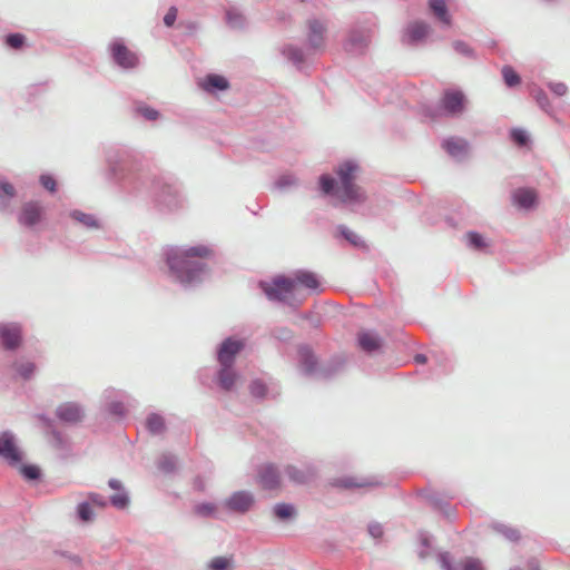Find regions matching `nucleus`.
<instances>
[{
  "instance_id": "nucleus-1",
  "label": "nucleus",
  "mask_w": 570,
  "mask_h": 570,
  "mask_svg": "<svg viewBox=\"0 0 570 570\" xmlns=\"http://www.w3.org/2000/svg\"><path fill=\"white\" fill-rule=\"evenodd\" d=\"M106 176L124 193L151 199L160 212L171 213L184 206L181 184L170 175L146 169L139 155L127 146L105 148Z\"/></svg>"
},
{
  "instance_id": "nucleus-2",
  "label": "nucleus",
  "mask_w": 570,
  "mask_h": 570,
  "mask_svg": "<svg viewBox=\"0 0 570 570\" xmlns=\"http://www.w3.org/2000/svg\"><path fill=\"white\" fill-rule=\"evenodd\" d=\"M212 257L214 248L205 244L168 245L163 249L169 278L184 289H193L204 282L208 265L203 259Z\"/></svg>"
},
{
  "instance_id": "nucleus-3",
  "label": "nucleus",
  "mask_w": 570,
  "mask_h": 570,
  "mask_svg": "<svg viewBox=\"0 0 570 570\" xmlns=\"http://www.w3.org/2000/svg\"><path fill=\"white\" fill-rule=\"evenodd\" d=\"M297 286L311 292H320L321 278L312 271L296 269L289 276L276 275L271 282L259 281L258 283V287L269 301L285 303L294 308L303 302L295 296Z\"/></svg>"
},
{
  "instance_id": "nucleus-4",
  "label": "nucleus",
  "mask_w": 570,
  "mask_h": 570,
  "mask_svg": "<svg viewBox=\"0 0 570 570\" xmlns=\"http://www.w3.org/2000/svg\"><path fill=\"white\" fill-rule=\"evenodd\" d=\"M358 164L353 159H346L337 165L335 174L338 177L341 187L335 177L330 174H322L318 177V189L323 196H337L342 204H361L366 200L364 190L355 184Z\"/></svg>"
},
{
  "instance_id": "nucleus-5",
  "label": "nucleus",
  "mask_w": 570,
  "mask_h": 570,
  "mask_svg": "<svg viewBox=\"0 0 570 570\" xmlns=\"http://www.w3.org/2000/svg\"><path fill=\"white\" fill-rule=\"evenodd\" d=\"M246 343L243 338L228 336L224 338L216 347V360L219 368L215 375V382L224 392H230L238 380V373L235 370L236 357L243 352Z\"/></svg>"
},
{
  "instance_id": "nucleus-6",
  "label": "nucleus",
  "mask_w": 570,
  "mask_h": 570,
  "mask_svg": "<svg viewBox=\"0 0 570 570\" xmlns=\"http://www.w3.org/2000/svg\"><path fill=\"white\" fill-rule=\"evenodd\" d=\"M376 29L377 21L375 17L358 20L351 24L342 41L344 52L354 58L366 56Z\"/></svg>"
},
{
  "instance_id": "nucleus-7",
  "label": "nucleus",
  "mask_w": 570,
  "mask_h": 570,
  "mask_svg": "<svg viewBox=\"0 0 570 570\" xmlns=\"http://www.w3.org/2000/svg\"><path fill=\"white\" fill-rule=\"evenodd\" d=\"M107 51L114 66L121 70H134L139 66L138 55L127 47L122 38H114Z\"/></svg>"
},
{
  "instance_id": "nucleus-8",
  "label": "nucleus",
  "mask_w": 570,
  "mask_h": 570,
  "mask_svg": "<svg viewBox=\"0 0 570 570\" xmlns=\"http://www.w3.org/2000/svg\"><path fill=\"white\" fill-rule=\"evenodd\" d=\"M0 458L9 465L16 466L24 459L16 434L10 430L0 432Z\"/></svg>"
},
{
  "instance_id": "nucleus-9",
  "label": "nucleus",
  "mask_w": 570,
  "mask_h": 570,
  "mask_svg": "<svg viewBox=\"0 0 570 570\" xmlns=\"http://www.w3.org/2000/svg\"><path fill=\"white\" fill-rule=\"evenodd\" d=\"M255 504V495L248 490L233 492L223 502V509L230 514L245 515Z\"/></svg>"
},
{
  "instance_id": "nucleus-10",
  "label": "nucleus",
  "mask_w": 570,
  "mask_h": 570,
  "mask_svg": "<svg viewBox=\"0 0 570 570\" xmlns=\"http://www.w3.org/2000/svg\"><path fill=\"white\" fill-rule=\"evenodd\" d=\"M320 365L321 363L311 345L299 344L297 346V366L303 376L317 379Z\"/></svg>"
},
{
  "instance_id": "nucleus-11",
  "label": "nucleus",
  "mask_w": 570,
  "mask_h": 570,
  "mask_svg": "<svg viewBox=\"0 0 570 570\" xmlns=\"http://www.w3.org/2000/svg\"><path fill=\"white\" fill-rule=\"evenodd\" d=\"M56 417L66 425H77L86 417L85 406L75 401L60 403L55 411Z\"/></svg>"
},
{
  "instance_id": "nucleus-12",
  "label": "nucleus",
  "mask_w": 570,
  "mask_h": 570,
  "mask_svg": "<svg viewBox=\"0 0 570 570\" xmlns=\"http://www.w3.org/2000/svg\"><path fill=\"white\" fill-rule=\"evenodd\" d=\"M466 97L460 89H445L441 99V107L445 115L458 116L465 109Z\"/></svg>"
},
{
  "instance_id": "nucleus-13",
  "label": "nucleus",
  "mask_w": 570,
  "mask_h": 570,
  "mask_svg": "<svg viewBox=\"0 0 570 570\" xmlns=\"http://www.w3.org/2000/svg\"><path fill=\"white\" fill-rule=\"evenodd\" d=\"M22 343V327L18 323L0 324V345L6 351H16Z\"/></svg>"
},
{
  "instance_id": "nucleus-14",
  "label": "nucleus",
  "mask_w": 570,
  "mask_h": 570,
  "mask_svg": "<svg viewBox=\"0 0 570 570\" xmlns=\"http://www.w3.org/2000/svg\"><path fill=\"white\" fill-rule=\"evenodd\" d=\"M328 484L334 489L353 490L362 488H373L380 484V481L374 476H351L344 475L331 479Z\"/></svg>"
},
{
  "instance_id": "nucleus-15",
  "label": "nucleus",
  "mask_w": 570,
  "mask_h": 570,
  "mask_svg": "<svg viewBox=\"0 0 570 570\" xmlns=\"http://www.w3.org/2000/svg\"><path fill=\"white\" fill-rule=\"evenodd\" d=\"M45 216L43 207L39 202L29 200L21 206L18 214V223L27 228H32L39 224Z\"/></svg>"
},
{
  "instance_id": "nucleus-16",
  "label": "nucleus",
  "mask_w": 570,
  "mask_h": 570,
  "mask_svg": "<svg viewBox=\"0 0 570 570\" xmlns=\"http://www.w3.org/2000/svg\"><path fill=\"white\" fill-rule=\"evenodd\" d=\"M325 31V26L321 20L312 18L307 21L306 46L309 51L318 52L324 49Z\"/></svg>"
},
{
  "instance_id": "nucleus-17",
  "label": "nucleus",
  "mask_w": 570,
  "mask_h": 570,
  "mask_svg": "<svg viewBox=\"0 0 570 570\" xmlns=\"http://www.w3.org/2000/svg\"><path fill=\"white\" fill-rule=\"evenodd\" d=\"M284 472L288 480L297 485L308 484L317 474L316 468L311 463L302 466L288 464Z\"/></svg>"
},
{
  "instance_id": "nucleus-18",
  "label": "nucleus",
  "mask_w": 570,
  "mask_h": 570,
  "mask_svg": "<svg viewBox=\"0 0 570 570\" xmlns=\"http://www.w3.org/2000/svg\"><path fill=\"white\" fill-rule=\"evenodd\" d=\"M511 198L513 205L523 210H532L539 204L537 190L530 187H518L512 191Z\"/></svg>"
},
{
  "instance_id": "nucleus-19",
  "label": "nucleus",
  "mask_w": 570,
  "mask_h": 570,
  "mask_svg": "<svg viewBox=\"0 0 570 570\" xmlns=\"http://www.w3.org/2000/svg\"><path fill=\"white\" fill-rule=\"evenodd\" d=\"M258 482L266 491H273L281 485V474L278 468L273 463L262 465L257 471Z\"/></svg>"
},
{
  "instance_id": "nucleus-20",
  "label": "nucleus",
  "mask_w": 570,
  "mask_h": 570,
  "mask_svg": "<svg viewBox=\"0 0 570 570\" xmlns=\"http://www.w3.org/2000/svg\"><path fill=\"white\" fill-rule=\"evenodd\" d=\"M439 561L443 570H485L482 562L473 557H466L459 563H453L449 552H441Z\"/></svg>"
},
{
  "instance_id": "nucleus-21",
  "label": "nucleus",
  "mask_w": 570,
  "mask_h": 570,
  "mask_svg": "<svg viewBox=\"0 0 570 570\" xmlns=\"http://www.w3.org/2000/svg\"><path fill=\"white\" fill-rule=\"evenodd\" d=\"M430 33V26L424 21H415L410 23L402 37V41L409 46H416L423 41Z\"/></svg>"
},
{
  "instance_id": "nucleus-22",
  "label": "nucleus",
  "mask_w": 570,
  "mask_h": 570,
  "mask_svg": "<svg viewBox=\"0 0 570 570\" xmlns=\"http://www.w3.org/2000/svg\"><path fill=\"white\" fill-rule=\"evenodd\" d=\"M108 487L117 492L109 497V503L117 510L127 509L130 504V495L122 482L111 478L108 480Z\"/></svg>"
},
{
  "instance_id": "nucleus-23",
  "label": "nucleus",
  "mask_w": 570,
  "mask_h": 570,
  "mask_svg": "<svg viewBox=\"0 0 570 570\" xmlns=\"http://www.w3.org/2000/svg\"><path fill=\"white\" fill-rule=\"evenodd\" d=\"M442 148L456 160H462L469 151V141L460 137H448L442 140Z\"/></svg>"
},
{
  "instance_id": "nucleus-24",
  "label": "nucleus",
  "mask_w": 570,
  "mask_h": 570,
  "mask_svg": "<svg viewBox=\"0 0 570 570\" xmlns=\"http://www.w3.org/2000/svg\"><path fill=\"white\" fill-rule=\"evenodd\" d=\"M345 366V358L341 355H334L328 361L321 363L317 374L318 380L328 381L340 374Z\"/></svg>"
},
{
  "instance_id": "nucleus-25",
  "label": "nucleus",
  "mask_w": 570,
  "mask_h": 570,
  "mask_svg": "<svg viewBox=\"0 0 570 570\" xmlns=\"http://www.w3.org/2000/svg\"><path fill=\"white\" fill-rule=\"evenodd\" d=\"M357 344L363 352L373 354L382 348L383 341L375 332L362 331L357 335Z\"/></svg>"
},
{
  "instance_id": "nucleus-26",
  "label": "nucleus",
  "mask_w": 570,
  "mask_h": 570,
  "mask_svg": "<svg viewBox=\"0 0 570 570\" xmlns=\"http://www.w3.org/2000/svg\"><path fill=\"white\" fill-rule=\"evenodd\" d=\"M200 87L209 94L225 91L229 88V81L226 77L217 73H208L200 82Z\"/></svg>"
},
{
  "instance_id": "nucleus-27",
  "label": "nucleus",
  "mask_w": 570,
  "mask_h": 570,
  "mask_svg": "<svg viewBox=\"0 0 570 570\" xmlns=\"http://www.w3.org/2000/svg\"><path fill=\"white\" fill-rule=\"evenodd\" d=\"M68 215L75 223L86 229H100L102 227L101 222L94 214H88L80 209H72Z\"/></svg>"
},
{
  "instance_id": "nucleus-28",
  "label": "nucleus",
  "mask_w": 570,
  "mask_h": 570,
  "mask_svg": "<svg viewBox=\"0 0 570 570\" xmlns=\"http://www.w3.org/2000/svg\"><path fill=\"white\" fill-rule=\"evenodd\" d=\"M14 468L18 469L22 479L27 482H39L43 476L42 470L39 465L33 463H24L23 460Z\"/></svg>"
},
{
  "instance_id": "nucleus-29",
  "label": "nucleus",
  "mask_w": 570,
  "mask_h": 570,
  "mask_svg": "<svg viewBox=\"0 0 570 570\" xmlns=\"http://www.w3.org/2000/svg\"><path fill=\"white\" fill-rule=\"evenodd\" d=\"M16 187L7 179H0V212H8L11 200L16 198Z\"/></svg>"
},
{
  "instance_id": "nucleus-30",
  "label": "nucleus",
  "mask_w": 570,
  "mask_h": 570,
  "mask_svg": "<svg viewBox=\"0 0 570 570\" xmlns=\"http://www.w3.org/2000/svg\"><path fill=\"white\" fill-rule=\"evenodd\" d=\"M145 428L150 435H160L167 430L166 421L159 413H149L145 421Z\"/></svg>"
},
{
  "instance_id": "nucleus-31",
  "label": "nucleus",
  "mask_w": 570,
  "mask_h": 570,
  "mask_svg": "<svg viewBox=\"0 0 570 570\" xmlns=\"http://www.w3.org/2000/svg\"><path fill=\"white\" fill-rule=\"evenodd\" d=\"M132 112L147 121H156L160 118L159 110L141 100H135L132 102Z\"/></svg>"
},
{
  "instance_id": "nucleus-32",
  "label": "nucleus",
  "mask_w": 570,
  "mask_h": 570,
  "mask_svg": "<svg viewBox=\"0 0 570 570\" xmlns=\"http://www.w3.org/2000/svg\"><path fill=\"white\" fill-rule=\"evenodd\" d=\"M429 9L442 23L451 24L452 18L445 0H429Z\"/></svg>"
},
{
  "instance_id": "nucleus-33",
  "label": "nucleus",
  "mask_w": 570,
  "mask_h": 570,
  "mask_svg": "<svg viewBox=\"0 0 570 570\" xmlns=\"http://www.w3.org/2000/svg\"><path fill=\"white\" fill-rule=\"evenodd\" d=\"M282 55L291 61L298 70L303 69L305 56L303 50L294 45H285L282 49Z\"/></svg>"
},
{
  "instance_id": "nucleus-34",
  "label": "nucleus",
  "mask_w": 570,
  "mask_h": 570,
  "mask_svg": "<svg viewBox=\"0 0 570 570\" xmlns=\"http://www.w3.org/2000/svg\"><path fill=\"white\" fill-rule=\"evenodd\" d=\"M274 518L278 521H289L297 514L296 508L293 503L279 502L274 504L272 509Z\"/></svg>"
},
{
  "instance_id": "nucleus-35",
  "label": "nucleus",
  "mask_w": 570,
  "mask_h": 570,
  "mask_svg": "<svg viewBox=\"0 0 570 570\" xmlns=\"http://www.w3.org/2000/svg\"><path fill=\"white\" fill-rule=\"evenodd\" d=\"M3 45L14 51L22 50L27 47V37L21 32H9L3 36Z\"/></svg>"
},
{
  "instance_id": "nucleus-36",
  "label": "nucleus",
  "mask_w": 570,
  "mask_h": 570,
  "mask_svg": "<svg viewBox=\"0 0 570 570\" xmlns=\"http://www.w3.org/2000/svg\"><path fill=\"white\" fill-rule=\"evenodd\" d=\"M177 456L173 453H163L157 460V468L164 474H173L177 471Z\"/></svg>"
},
{
  "instance_id": "nucleus-37",
  "label": "nucleus",
  "mask_w": 570,
  "mask_h": 570,
  "mask_svg": "<svg viewBox=\"0 0 570 570\" xmlns=\"http://www.w3.org/2000/svg\"><path fill=\"white\" fill-rule=\"evenodd\" d=\"M193 512L203 519H218L217 505L214 502H200L193 507Z\"/></svg>"
},
{
  "instance_id": "nucleus-38",
  "label": "nucleus",
  "mask_w": 570,
  "mask_h": 570,
  "mask_svg": "<svg viewBox=\"0 0 570 570\" xmlns=\"http://www.w3.org/2000/svg\"><path fill=\"white\" fill-rule=\"evenodd\" d=\"M248 391L253 399L264 401L268 395V386L262 379H254L248 384Z\"/></svg>"
},
{
  "instance_id": "nucleus-39",
  "label": "nucleus",
  "mask_w": 570,
  "mask_h": 570,
  "mask_svg": "<svg viewBox=\"0 0 570 570\" xmlns=\"http://www.w3.org/2000/svg\"><path fill=\"white\" fill-rule=\"evenodd\" d=\"M12 368L16 374L23 381H30L37 371V366L33 362H14L12 364Z\"/></svg>"
},
{
  "instance_id": "nucleus-40",
  "label": "nucleus",
  "mask_w": 570,
  "mask_h": 570,
  "mask_svg": "<svg viewBox=\"0 0 570 570\" xmlns=\"http://www.w3.org/2000/svg\"><path fill=\"white\" fill-rule=\"evenodd\" d=\"M531 96L533 97V99L535 100L537 105L541 110H543L548 115L552 114V105L547 92L542 88L534 86L531 89Z\"/></svg>"
},
{
  "instance_id": "nucleus-41",
  "label": "nucleus",
  "mask_w": 570,
  "mask_h": 570,
  "mask_svg": "<svg viewBox=\"0 0 570 570\" xmlns=\"http://www.w3.org/2000/svg\"><path fill=\"white\" fill-rule=\"evenodd\" d=\"M96 514L89 501H81L76 507V518L81 523H90Z\"/></svg>"
},
{
  "instance_id": "nucleus-42",
  "label": "nucleus",
  "mask_w": 570,
  "mask_h": 570,
  "mask_svg": "<svg viewBox=\"0 0 570 570\" xmlns=\"http://www.w3.org/2000/svg\"><path fill=\"white\" fill-rule=\"evenodd\" d=\"M51 436V444L55 449L60 451H70L71 442L68 436H66L61 431L57 428H52L49 432Z\"/></svg>"
},
{
  "instance_id": "nucleus-43",
  "label": "nucleus",
  "mask_w": 570,
  "mask_h": 570,
  "mask_svg": "<svg viewBox=\"0 0 570 570\" xmlns=\"http://www.w3.org/2000/svg\"><path fill=\"white\" fill-rule=\"evenodd\" d=\"M501 75L504 85L510 89L518 87L522 81L521 76L510 65H504L502 67Z\"/></svg>"
},
{
  "instance_id": "nucleus-44",
  "label": "nucleus",
  "mask_w": 570,
  "mask_h": 570,
  "mask_svg": "<svg viewBox=\"0 0 570 570\" xmlns=\"http://www.w3.org/2000/svg\"><path fill=\"white\" fill-rule=\"evenodd\" d=\"M225 19L226 23L232 29H244L246 26L245 17L235 8H229L226 10Z\"/></svg>"
},
{
  "instance_id": "nucleus-45",
  "label": "nucleus",
  "mask_w": 570,
  "mask_h": 570,
  "mask_svg": "<svg viewBox=\"0 0 570 570\" xmlns=\"http://www.w3.org/2000/svg\"><path fill=\"white\" fill-rule=\"evenodd\" d=\"M492 529L511 542H517L521 538L518 529L512 528L504 523L494 522V523H492Z\"/></svg>"
},
{
  "instance_id": "nucleus-46",
  "label": "nucleus",
  "mask_w": 570,
  "mask_h": 570,
  "mask_svg": "<svg viewBox=\"0 0 570 570\" xmlns=\"http://www.w3.org/2000/svg\"><path fill=\"white\" fill-rule=\"evenodd\" d=\"M337 232L341 237H343L345 240H347L354 247L363 248L366 246L365 242L357 234H355L353 230H351L345 225H338Z\"/></svg>"
},
{
  "instance_id": "nucleus-47",
  "label": "nucleus",
  "mask_w": 570,
  "mask_h": 570,
  "mask_svg": "<svg viewBox=\"0 0 570 570\" xmlns=\"http://www.w3.org/2000/svg\"><path fill=\"white\" fill-rule=\"evenodd\" d=\"M466 244L470 248L474 250H483L488 247V243L483 235L476 230H470L465 235Z\"/></svg>"
},
{
  "instance_id": "nucleus-48",
  "label": "nucleus",
  "mask_w": 570,
  "mask_h": 570,
  "mask_svg": "<svg viewBox=\"0 0 570 570\" xmlns=\"http://www.w3.org/2000/svg\"><path fill=\"white\" fill-rule=\"evenodd\" d=\"M509 137L519 147H527L531 142L530 135L522 128H512Z\"/></svg>"
},
{
  "instance_id": "nucleus-49",
  "label": "nucleus",
  "mask_w": 570,
  "mask_h": 570,
  "mask_svg": "<svg viewBox=\"0 0 570 570\" xmlns=\"http://www.w3.org/2000/svg\"><path fill=\"white\" fill-rule=\"evenodd\" d=\"M298 180L293 174L281 175L273 185V188L279 191H284L289 187L297 186Z\"/></svg>"
},
{
  "instance_id": "nucleus-50",
  "label": "nucleus",
  "mask_w": 570,
  "mask_h": 570,
  "mask_svg": "<svg viewBox=\"0 0 570 570\" xmlns=\"http://www.w3.org/2000/svg\"><path fill=\"white\" fill-rule=\"evenodd\" d=\"M452 47L456 53H459L465 58L473 59V60L478 59V55H476L475 50L468 42H465L463 40L453 41Z\"/></svg>"
},
{
  "instance_id": "nucleus-51",
  "label": "nucleus",
  "mask_w": 570,
  "mask_h": 570,
  "mask_svg": "<svg viewBox=\"0 0 570 570\" xmlns=\"http://www.w3.org/2000/svg\"><path fill=\"white\" fill-rule=\"evenodd\" d=\"M271 336L282 343H288L294 337V332L286 326H275L269 332Z\"/></svg>"
},
{
  "instance_id": "nucleus-52",
  "label": "nucleus",
  "mask_w": 570,
  "mask_h": 570,
  "mask_svg": "<svg viewBox=\"0 0 570 570\" xmlns=\"http://www.w3.org/2000/svg\"><path fill=\"white\" fill-rule=\"evenodd\" d=\"M106 411L108 414L116 416V417H125L127 411L125 409V405L121 401H110L106 403Z\"/></svg>"
},
{
  "instance_id": "nucleus-53",
  "label": "nucleus",
  "mask_w": 570,
  "mask_h": 570,
  "mask_svg": "<svg viewBox=\"0 0 570 570\" xmlns=\"http://www.w3.org/2000/svg\"><path fill=\"white\" fill-rule=\"evenodd\" d=\"M233 566V559L226 557H215L208 564L209 570H229Z\"/></svg>"
},
{
  "instance_id": "nucleus-54",
  "label": "nucleus",
  "mask_w": 570,
  "mask_h": 570,
  "mask_svg": "<svg viewBox=\"0 0 570 570\" xmlns=\"http://www.w3.org/2000/svg\"><path fill=\"white\" fill-rule=\"evenodd\" d=\"M39 183L46 190L51 194L56 193L58 189L57 180L50 174H41L39 177Z\"/></svg>"
},
{
  "instance_id": "nucleus-55",
  "label": "nucleus",
  "mask_w": 570,
  "mask_h": 570,
  "mask_svg": "<svg viewBox=\"0 0 570 570\" xmlns=\"http://www.w3.org/2000/svg\"><path fill=\"white\" fill-rule=\"evenodd\" d=\"M424 498L426 499V501L431 504V507L435 511H439V509L442 507V504L445 501L443 495L439 492H429V493L424 494Z\"/></svg>"
},
{
  "instance_id": "nucleus-56",
  "label": "nucleus",
  "mask_w": 570,
  "mask_h": 570,
  "mask_svg": "<svg viewBox=\"0 0 570 570\" xmlns=\"http://www.w3.org/2000/svg\"><path fill=\"white\" fill-rule=\"evenodd\" d=\"M547 87L550 91L557 97H563L568 92V86L564 82L549 81L547 82Z\"/></svg>"
},
{
  "instance_id": "nucleus-57",
  "label": "nucleus",
  "mask_w": 570,
  "mask_h": 570,
  "mask_svg": "<svg viewBox=\"0 0 570 570\" xmlns=\"http://www.w3.org/2000/svg\"><path fill=\"white\" fill-rule=\"evenodd\" d=\"M86 501H89L91 507L96 505L98 508H106L109 499L107 500L104 495L97 492H88Z\"/></svg>"
},
{
  "instance_id": "nucleus-58",
  "label": "nucleus",
  "mask_w": 570,
  "mask_h": 570,
  "mask_svg": "<svg viewBox=\"0 0 570 570\" xmlns=\"http://www.w3.org/2000/svg\"><path fill=\"white\" fill-rule=\"evenodd\" d=\"M368 534L374 539H381L384 534L383 527L380 522L372 521L367 525Z\"/></svg>"
},
{
  "instance_id": "nucleus-59",
  "label": "nucleus",
  "mask_w": 570,
  "mask_h": 570,
  "mask_svg": "<svg viewBox=\"0 0 570 570\" xmlns=\"http://www.w3.org/2000/svg\"><path fill=\"white\" fill-rule=\"evenodd\" d=\"M439 512L448 520L455 519V508L450 503L449 500H445L442 507L439 509Z\"/></svg>"
},
{
  "instance_id": "nucleus-60",
  "label": "nucleus",
  "mask_w": 570,
  "mask_h": 570,
  "mask_svg": "<svg viewBox=\"0 0 570 570\" xmlns=\"http://www.w3.org/2000/svg\"><path fill=\"white\" fill-rule=\"evenodd\" d=\"M178 10L175 6L169 7L168 11L166 12L164 17V24L167 28H171L175 24V21L177 19Z\"/></svg>"
},
{
  "instance_id": "nucleus-61",
  "label": "nucleus",
  "mask_w": 570,
  "mask_h": 570,
  "mask_svg": "<svg viewBox=\"0 0 570 570\" xmlns=\"http://www.w3.org/2000/svg\"><path fill=\"white\" fill-rule=\"evenodd\" d=\"M39 420L42 422V424L50 431L55 426V422L51 417H49L46 414H40Z\"/></svg>"
},
{
  "instance_id": "nucleus-62",
  "label": "nucleus",
  "mask_w": 570,
  "mask_h": 570,
  "mask_svg": "<svg viewBox=\"0 0 570 570\" xmlns=\"http://www.w3.org/2000/svg\"><path fill=\"white\" fill-rule=\"evenodd\" d=\"M59 553H60L62 557H65V558H67L68 560H70V561H71L72 563H75V564H80V562H81L80 557H79V556H77V554H72V553H70V552H68V551H61V552H59Z\"/></svg>"
},
{
  "instance_id": "nucleus-63",
  "label": "nucleus",
  "mask_w": 570,
  "mask_h": 570,
  "mask_svg": "<svg viewBox=\"0 0 570 570\" xmlns=\"http://www.w3.org/2000/svg\"><path fill=\"white\" fill-rule=\"evenodd\" d=\"M420 543L424 548H430L431 547L430 535L423 531L420 532Z\"/></svg>"
},
{
  "instance_id": "nucleus-64",
  "label": "nucleus",
  "mask_w": 570,
  "mask_h": 570,
  "mask_svg": "<svg viewBox=\"0 0 570 570\" xmlns=\"http://www.w3.org/2000/svg\"><path fill=\"white\" fill-rule=\"evenodd\" d=\"M413 360L416 364H425L428 362V356L423 353H416Z\"/></svg>"
}]
</instances>
